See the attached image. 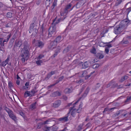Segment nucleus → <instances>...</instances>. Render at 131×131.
<instances>
[{
  "label": "nucleus",
  "mask_w": 131,
  "mask_h": 131,
  "mask_svg": "<svg viewBox=\"0 0 131 131\" xmlns=\"http://www.w3.org/2000/svg\"><path fill=\"white\" fill-rule=\"evenodd\" d=\"M36 102L31 104L29 106V108L31 110H33L36 108Z\"/></svg>",
  "instance_id": "nucleus-19"
},
{
  "label": "nucleus",
  "mask_w": 131,
  "mask_h": 131,
  "mask_svg": "<svg viewBox=\"0 0 131 131\" xmlns=\"http://www.w3.org/2000/svg\"><path fill=\"white\" fill-rule=\"evenodd\" d=\"M8 86L9 87L11 88L13 86L11 82H9L8 83Z\"/></svg>",
  "instance_id": "nucleus-56"
},
{
  "label": "nucleus",
  "mask_w": 131,
  "mask_h": 131,
  "mask_svg": "<svg viewBox=\"0 0 131 131\" xmlns=\"http://www.w3.org/2000/svg\"><path fill=\"white\" fill-rule=\"evenodd\" d=\"M105 43L107 44L106 45V46L108 47H107L108 48L112 47V45L111 44H109V43Z\"/></svg>",
  "instance_id": "nucleus-53"
},
{
  "label": "nucleus",
  "mask_w": 131,
  "mask_h": 131,
  "mask_svg": "<svg viewBox=\"0 0 131 131\" xmlns=\"http://www.w3.org/2000/svg\"><path fill=\"white\" fill-rule=\"evenodd\" d=\"M71 6V5L70 4H69V5L66 6V11L69 9Z\"/></svg>",
  "instance_id": "nucleus-44"
},
{
  "label": "nucleus",
  "mask_w": 131,
  "mask_h": 131,
  "mask_svg": "<svg viewBox=\"0 0 131 131\" xmlns=\"http://www.w3.org/2000/svg\"><path fill=\"white\" fill-rule=\"evenodd\" d=\"M64 78V77L63 76H62L61 77L59 78L58 79L60 81H62Z\"/></svg>",
  "instance_id": "nucleus-57"
},
{
  "label": "nucleus",
  "mask_w": 131,
  "mask_h": 131,
  "mask_svg": "<svg viewBox=\"0 0 131 131\" xmlns=\"http://www.w3.org/2000/svg\"><path fill=\"white\" fill-rule=\"evenodd\" d=\"M11 23H7L6 24L5 26L6 28L10 27H11Z\"/></svg>",
  "instance_id": "nucleus-38"
},
{
  "label": "nucleus",
  "mask_w": 131,
  "mask_h": 131,
  "mask_svg": "<svg viewBox=\"0 0 131 131\" xmlns=\"http://www.w3.org/2000/svg\"><path fill=\"white\" fill-rule=\"evenodd\" d=\"M83 124H81L79 125L78 127V128L80 130L82 129V128L83 127Z\"/></svg>",
  "instance_id": "nucleus-51"
},
{
  "label": "nucleus",
  "mask_w": 131,
  "mask_h": 131,
  "mask_svg": "<svg viewBox=\"0 0 131 131\" xmlns=\"http://www.w3.org/2000/svg\"><path fill=\"white\" fill-rule=\"evenodd\" d=\"M36 45L40 48H42L44 45V43L39 40H37L36 42Z\"/></svg>",
  "instance_id": "nucleus-7"
},
{
  "label": "nucleus",
  "mask_w": 131,
  "mask_h": 131,
  "mask_svg": "<svg viewBox=\"0 0 131 131\" xmlns=\"http://www.w3.org/2000/svg\"><path fill=\"white\" fill-rule=\"evenodd\" d=\"M109 49L108 48V47H105V52L107 54H108L109 53Z\"/></svg>",
  "instance_id": "nucleus-45"
},
{
  "label": "nucleus",
  "mask_w": 131,
  "mask_h": 131,
  "mask_svg": "<svg viewBox=\"0 0 131 131\" xmlns=\"http://www.w3.org/2000/svg\"><path fill=\"white\" fill-rule=\"evenodd\" d=\"M89 91V87H88L86 89V90L85 91V93H86V95L88 93V92Z\"/></svg>",
  "instance_id": "nucleus-54"
},
{
  "label": "nucleus",
  "mask_w": 131,
  "mask_h": 131,
  "mask_svg": "<svg viewBox=\"0 0 131 131\" xmlns=\"http://www.w3.org/2000/svg\"><path fill=\"white\" fill-rule=\"evenodd\" d=\"M131 11V7L128 8L126 10H124L123 12H124V14L126 15L128 17L129 13Z\"/></svg>",
  "instance_id": "nucleus-13"
},
{
  "label": "nucleus",
  "mask_w": 131,
  "mask_h": 131,
  "mask_svg": "<svg viewBox=\"0 0 131 131\" xmlns=\"http://www.w3.org/2000/svg\"><path fill=\"white\" fill-rule=\"evenodd\" d=\"M36 63L38 65L40 66L41 64L42 63V61L38 60L36 61Z\"/></svg>",
  "instance_id": "nucleus-31"
},
{
  "label": "nucleus",
  "mask_w": 131,
  "mask_h": 131,
  "mask_svg": "<svg viewBox=\"0 0 131 131\" xmlns=\"http://www.w3.org/2000/svg\"><path fill=\"white\" fill-rule=\"evenodd\" d=\"M19 114L23 117H24L25 116L24 113L22 111H19Z\"/></svg>",
  "instance_id": "nucleus-48"
},
{
  "label": "nucleus",
  "mask_w": 131,
  "mask_h": 131,
  "mask_svg": "<svg viewBox=\"0 0 131 131\" xmlns=\"http://www.w3.org/2000/svg\"><path fill=\"white\" fill-rule=\"evenodd\" d=\"M57 0H54L53 2L52 6L49 9V13H51L53 12L54 11V7L57 5Z\"/></svg>",
  "instance_id": "nucleus-8"
},
{
  "label": "nucleus",
  "mask_w": 131,
  "mask_h": 131,
  "mask_svg": "<svg viewBox=\"0 0 131 131\" xmlns=\"http://www.w3.org/2000/svg\"><path fill=\"white\" fill-rule=\"evenodd\" d=\"M28 88V87H27L26 86H23V90H27Z\"/></svg>",
  "instance_id": "nucleus-55"
},
{
  "label": "nucleus",
  "mask_w": 131,
  "mask_h": 131,
  "mask_svg": "<svg viewBox=\"0 0 131 131\" xmlns=\"http://www.w3.org/2000/svg\"><path fill=\"white\" fill-rule=\"evenodd\" d=\"M56 18L53 20V24H54H54H57L58 23H59V22L61 21H63L64 19H65V17H64V18H63L61 17L59 19H58L55 22L56 19Z\"/></svg>",
  "instance_id": "nucleus-14"
},
{
  "label": "nucleus",
  "mask_w": 131,
  "mask_h": 131,
  "mask_svg": "<svg viewBox=\"0 0 131 131\" xmlns=\"http://www.w3.org/2000/svg\"><path fill=\"white\" fill-rule=\"evenodd\" d=\"M59 81H59V80L58 79V80H57V81H56V83H55L54 84H52V85H50V86H49L48 87H49L50 88V87H52V86H54V85H55L56 84H58V83L59 82Z\"/></svg>",
  "instance_id": "nucleus-39"
},
{
  "label": "nucleus",
  "mask_w": 131,
  "mask_h": 131,
  "mask_svg": "<svg viewBox=\"0 0 131 131\" xmlns=\"http://www.w3.org/2000/svg\"><path fill=\"white\" fill-rule=\"evenodd\" d=\"M7 63L4 61H3L0 64V66L4 67L6 66Z\"/></svg>",
  "instance_id": "nucleus-36"
},
{
  "label": "nucleus",
  "mask_w": 131,
  "mask_h": 131,
  "mask_svg": "<svg viewBox=\"0 0 131 131\" xmlns=\"http://www.w3.org/2000/svg\"><path fill=\"white\" fill-rule=\"evenodd\" d=\"M51 119H49L48 120L44 121L43 122H41V124L42 125H45L48 124V122H51Z\"/></svg>",
  "instance_id": "nucleus-24"
},
{
  "label": "nucleus",
  "mask_w": 131,
  "mask_h": 131,
  "mask_svg": "<svg viewBox=\"0 0 131 131\" xmlns=\"http://www.w3.org/2000/svg\"><path fill=\"white\" fill-rule=\"evenodd\" d=\"M12 43L10 44L8 46V48H10L12 47Z\"/></svg>",
  "instance_id": "nucleus-64"
},
{
  "label": "nucleus",
  "mask_w": 131,
  "mask_h": 131,
  "mask_svg": "<svg viewBox=\"0 0 131 131\" xmlns=\"http://www.w3.org/2000/svg\"><path fill=\"white\" fill-rule=\"evenodd\" d=\"M60 52V49H58L55 52L54 54L53 55V57L54 58L56 56L58 53Z\"/></svg>",
  "instance_id": "nucleus-34"
},
{
  "label": "nucleus",
  "mask_w": 131,
  "mask_h": 131,
  "mask_svg": "<svg viewBox=\"0 0 131 131\" xmlns=\"http://www.w3.org/2000/svg\"><path fill=\"white\" fill-rule=\"evenodd\" d=\"M29 82H27L25 84V86H27L28 87V86L29 85Z\"/></svg>",
  "instance_id": "nucleus-60"
},
{
  "label": "nucleus",
  "mask_w": 131,
  "mask_h": 131,
  "mask_svg": "<svg viewBox=\"0 0 131 131\" xmlns=\"http://www.w3.org/2000/svg\"><path fill=\"white\" fill-rule=\"evenodd\" d=\"M128 78V76L127 75H125L124 77L121 78V79L120 80V81L121 82H123V81L127 79Z\"/></svg>",
  "instance_id": "nucleus-26"
},
{
  "label": "nucleus",
  "mask_w": 131,
  "mask_h": 131,
  "mask_svg": "<svg viewBox=\"0 0 131 131\" xmlns=\"http://www.w3.org/2000/svg\"><path fill=\"white\" fill-rule=\"evenodd\" d=\"M55 71H51L50 73H49L50 74H51V75H52L54 74L55 73Z\"/></svg>",
  "instance_id": "nucleus-59"
},
{
  "label": "nucleus",
  "mask_w": 131,
  "mask_h": 131,
  "mask_svg": "<svg viewBox=\"0 0 131 131\" xmlns=\"http://www.w3.org/2000/svg\"><path fill=\"white\" fill-rule=\"evenodd\" d=\"M37 26L36 25H34V23L31 24L30 26V28L29 29V32L30 33H32V34L34 33L36 34L38 31L37 28Z\"/></svg>",
  "instance_id": "nucleus-4"
},
{
  "label": "nucleus",
  "mask_w": 131,
  "mask_h": 131,
  "mask_svg": "<svg viewBox=\"0 0 131 131\" xmlns=\"http://www.w3.org/2000/svg\"><path fill=\"white\" fill-rule=\"evenodd\" d=\"M5 48L4 47L0 46V51H4L5 50Z\"/></svg>",
  "instance_id": "nucleus-52"
},
{
  "label": "nucleus",
  "mask_w": 131,
  "mask_h": 131,
  "mask_svg": "<svg viewBox=\"0 0 131 131\" xmlns=\"http://www.w3.org/2000/svg\"><path fill=\"white\" fill-rule=\"evenodd\" d=\"M100 66V65L99 64H95L93 66V68L95 69L98 68Z\"/></svg>",
  "instance_id": "nucleus-37"
},
{
  "label": "nucleus",
  "mask_w": 131,
  "mask_h": 131,
  "mask_svg": "<svg viewBox=\"0 0 131 131\" xmlns=\"http://www.w3.org/2000/svg\"><path fill=\"white\" fill-rule=\"evenodd\" d=\"M130 100H131V96L127 97V99L125 101V102H129Z\"/></svg>",
  "instance_id": "nucleus-43"
},
{
  "label": "nucleus",
  "mask_w": 131,
  "mask_h": 131,
  "mask_svg": "<svg viewBox=\"0 0 131 131\" xmlns=\"http://www.w3.org/2000/svg\"><path fill=\"white\" fill-rule=\"evenodd\" d=\"M51 74L49 73L47 75V77L45 78V79L46 80H48L51 76Z\"/></svg>",
  "instance_id": "nucleus-40"
},
{
  "label": "nucleus",
  "mask_w": 131,
  "mask_h": 131,
  "mask_svg": "<svg viewBox=\"0 0 131 131\" xmlns=\"http://www.w3.org/2000/svg\"><path fill=\"white\" fill-rule=\"evenodd\" d=\"M9 116L14 121H16L17 120V117L14 114L13 112L11 111L8 114Z\"/></svg>",
  "instance_id": "nucleus-9"
},
{
  "label": "nucleus",
  "mask_w": 131,
  "mask_h": 131,
  "mask_svg": "<svg viewBox=\"0 0 131 131\" xmlns=\"http://www.w3.org/2000/svg\"><path fill=\"white\" fill-rule=\"evenodd\" d=\"M41 123H40L37 126V128L38 129H40L41 128Z\"/></svg>",
  "instance_id": "nucleus-50"
},
{
  "label": "nucleus",
  "mask_w": 131,
  "mask_h": 131,
  "mask_svg": "<svg viewBox=\"0 0 131 131\" xmlns=\"http://www.w3.org/2000/svg\"><path fill=\"white\" fill-rule=\"evenodd\" d=\"M58 120L62 122H63L66 121V117L64 116L63 117L61 118L58 119Z\"/></svg>",
  "instance_id": "nucleus-32"
},
{
  "label": "nucleus",
  "mask_w": 131,
  "mask_h": 131,
  "mask_svg": "<svg viewBox=\"0 0 131 131\" xmlns=\"http://www.w3.org/2000/svg\"><path fill=\"white\" fill-rule=\"evenodd\" d=\"M130 22V20L128 19L127 18L121 21L120 24H121L123 25V28L125 26H127V25L129 24Z\"/></svg>",
  "instance_id": "nucleus-6"
},
{
  "label": "nucleus",
  "mask_w": 131,
  "mask_h": 131,
  "mask_svg": "<svg viewBox=\"0 0 131 131\" xmlns=\"http://www.w3.org/2000/svg\"><path fill=\"white\" fill-rule=\"evenodd\" d=\"M44 127L46 129H44L43 130L44 131H49L51 127H48L47 126H45Z\"/></svg>",
  "instance_id": "nucleus-33"
},
{
  "label": "nucleus",
  "mask_w": 131,
  "mask_h": 131,
  "mask_svg": "<svg viewBox=\"0 0 131 131\" xmlns=\"http://www.w3.org/2000/svg\"><path fill=\"white\" fill-rule=\"evenodd\" d=\"M60 15L62 17V18H64V17H65V18H66V8H64L61 11Z\"/></svg>",
  "instance_id": "nucleus-16"
},
{
  "label": "nucleus",
  "mask_w": 131,
  "mask_h": 131,
  "mask_svg": "<svg viewBox=\"0 0 131 131\" xmlns=\"http://www.w3.org/2000/svg\"><path fill=\"white\" fill-rule=\"evenodd\" d=\"M88 72L84 70L82 72V74L81 75V77H85V79H88L89 77H90L91 75H87Z\"/></svg>",
  "instance_id": "nucleus-12"
},
{
  "label": "nucleus",
  "mask_w": 131,
  "mask_h": 131,
  "mask_svg": "<svg viewBox=\"0 0 131 131\" xmlns=\"http://www.w3.org/2000/svg\"><path fill=\"white\" fill-rule=\"evenodd\" d=\"M36 92L35 90L34 89L32 90L31 91H30V93L31 95V96H32L34 95V94Z\"/></svg>",
  "instance_id": "nucleus-35"
},
{
  "label": "nucleus",
  "mask_w": 131,
  "mask_h": 131,
  "mask_svg": "<svg viewBox=\"0 0 131 131\" xmlns=\"http://www.w3.org/2000/svg\"><path fill=\"white\" fill-rule=\"evenodd\" d=\"M8 58H7V59L4 61L7 63V64L8 62Z\"/></svg>",
  "instance_id": "nucleus-62"
},
{
  "label": "nucleus",
  "mask_w": 131,
  "mask_h": 131,
  "mask_svg": "<svg viewBox=\"0 0 131 131\" xmlns=\"http://www.w3.org/2000/svg\"><path fill=\"white\" fill-rule=\"evenodd\" d=\"M82 67L84 68H86L89 67V65L88 64L87 62H85L84 63L82 64Z\"/></svg>",
  "instance_id": "nucleus-25"
},
{
  "label": "nucleus",
  "mask_w": 131,
  "mask_h": 131,
  "mask_svg": "<svg viewBox=\"0 0 131 131\" xmlns=\"http://www.w3.org/2000/svg\"><path fill=\"white\" fill-rule=\"evenodd\" d=\"M121 43L122 44H127L129 43V41L128 40H125L124 38L121 41Z\"/></svg>",
  "instance_id": "nucleus-27"
},
{
  "label": "nucleus",
  "mask_w": 131,
  "mask_h": 131,
  "mask_svg": "<svg viewBox=\"0 0 131 131\" xmlns=\"http://www.w3.org/2000/svg\"><path fill=\"white\" fill-rule=\"evenodd\" d=\"M4 38H0V45L1 46H2V45L3 42V40Z\"/></svg>",
  "instance_id": "nucleus-49"
},
{
  "label": "nucleus",
  "mask_w": 131,
  "mask_h": 131,
  "mask_svg": "<svg viewBox=\"0 0 131 131\" xmlns=\"http://www.w3.org/2000/svg\"><path fill=\"white\" fill-rule=\"evenodd\" d=\"M124 29L122 24H120L114 28V32L116 34H119L123 31Z\"/></svg>",
  "instance_id": "nucleus-3"
},
{
  "label": "nucleus",
  "mask_w": 131,
  "mask_h": 131,
  "mask_svg": "<svg viewBox=\"0 0 131 131\" xmlns=\"http://www.w3.org/2000/svg\"><path fill=\"white\" fill-rule=\"evenodd\" d=\"M41 29L43 35V33L44 32V30L43 26H42L41 28Z\"/></svg>",
  "instance_id": "nucleus-58"
},
{
  "label": "nucleus",
  "mask_w": 131,
  "mask_h": 131,
  "mask_svg": "<svg viewBox=\"0 0 131 131\" xmlns=\"http://www.w3.org/2000/svg\"><path fill=\"white\" fill-rule=\"evenodd\" d=\"M23 48L21 52L23 51V52L21 54V56L22 61L23 62H24L26 60H27L29 58L31 47L30 43L26 41H25L23 43Z\"/></svg>",
  "instance_id": "nucleus-2"
},
{
  "label": "nucleus",
  "mask_w": 131,
  "mask_h": 131,
  "mask_svg": "<svg viewBox=\"0 0 131 131\" xmlns=\"http://www.w3.org/2000/svg\"><path fill=\"white\" fill-rule=\"evenodd\" d=\"M16 83L18 85H19L20 84V82L19 80H17L16 81Z\"/></svg>",
  "instance_id": "nucleus-63"
},
{
  "label": "nucleus",
  "mask_w": 131,
  "mask_h": 131,
  "mask_svg": "<svg viewBox=\"0 0 131 131\" xmlns=\"http://www.w3.org/2000/svg\"><path fill=\"white\" fill-rule=\"evenodd\" d=\"M15 43L16 46L19 47H20L23 44L22 41L21 40L16 41Z\"/></svg>",
  "instance_id": "nucleus-17"
},
{
  "label": "nucleus",
  "mask_w": 131,
  "mask_h": 131,
  "mask_svg": "<svg viewBox=\"0 0 131 131\" xmlns=\"http://www.w3.org/2000/svg\"><path fill=\"white\" fill-rule=\"evenodd\" d=\"M81 99L80 98L78 99L73 103V106L70 107L69 109V112L66 116V122L69 120H71L72 119L73 117H75L76 113H79L81 112L82 110L83 103L81 102L77 109H75V105Z\"/></svg>",
  "instance_id": "nucleus-1"
},
{
  "label": "nucleus",
  "mask_w": 131,
  "mask_h": 131,
  "mask_svg": "<svg viewBox=\"0 0 131 131\" xmlns=\"http://www.w3.org/2000/svg\"><path fill=\"white\" fill-rule=\"evenodd\" d=\"M56 32V27L55 25L53 26H51L49 29L48 38L52 36V35H54Z\"/></svg>",
  "instance_id": "nucleus-5"
},
{
  "label": "nucleus",
  "mask_w": 131,
  "mask_h": 131,
  "mask_svg": "<svg viewBox=\"0 0 131 131\" xmlns=\"http://www.w3.org/2000/svg\"><path fill=\"white\" fill-rule=\"evenodd\" d=\"M44 57V55L43 54H40L39 55V56L37 58V59L38 60H39L42 58V57Z\"/></svg>",
  "instance_id": "nucleus-47"
},
{
  "label": "nucleus",
  "mask_w": 131,
  "mask_h": 131,
  "mask_svg": "<svg viewBox=\"0 0 131 131\" xmlns=\"http://www.w3.org/2000/svg\"><path fill=\"white\" fill-rule=\"evenodd\" d=\"M61 40V36H59L57 37L54 40L57 43L60 42Z\"/></svg>",
  "instance_id": "nucleus-23"
},
{
  "label": "nucleus",
  "mask_w": 131,
  "mask_h": 131,
  "mask_svg": "<svg viewBox=\"0 0 131 131\" xmlns=\"http://www.w3.org/2000/svg\"><path fill=\"white\" fill-rule=\"evenodd\" d=\"M4 109L8 114L12 111L7 107H5Z\"/></svg>",
  "instance_id": "nucleus-41"
},
{
  "label": "nucleus",
  "mask_w": 131,
  "mask_h": 131,
  "mask_svg": "<svg viewBox=\"0 0 131 131\" xmlns=\"http://www.w3.org/2000/svg\"><path fill=\"white\" fill-rule=\"evenodd\" d=\"M11 36V35L10 34L7 36L6 39H4V40H3V42L2 45V46L4 47L5 42H7L8 41Z\"/></svg>",
  "instance_id": "nucleus-15"
},
{
  "label": "nucleus",
  "mask_w": 131,
  "mask_h": 131,
  "mask_svg": "<svg viewBox=\"0 0 131 131\" xmlns=\"http://www.w3.org/2000/svg\"><path fill=\"white\" fill-rule=\"evenodd\" d=\"M37 20V18L36 17H34L33 19L32 20V22H33L32 23H34V25H35V24L36 23V21Z\"/></svg>",
  "instance_id": "nucleus-42"
},
{
  "label": "nucleus",
  "mask_w": 131,
  "mask_h": 131,
  "mask_svg": "<svg viewBox=\"0 0 131 131\" xmlns=\"http://www.w3.org/2000/svg\"><path fill=\"white\" fill-rule=\"evenodd\" d=\"M124 0H116V1L115 3V5L117 6L120 4L122 1Z\"/></svg>",
  "instance_id": "nucleus-29"
},
{
  "label": "nucleus",
  "mask_w": 131,
  "mask_h": 131,
  "mask_svg": "<svg viewBox=\"0 0 131 131\" xmlns=\"http://www.w3.org/2000/svg\"><path fill=\"white\" fill-rule=\"evenodd\" d=\"M24 97H27L28 96L31 97V95L30 93V91H26L24 93Z\"/></svg>",
  "instance_id": "nucleus-21"
},
{
  "label": "nucleus",
  "mask_w": 131,
  "mask_h": 131,
  "mask_svg": "<svg viewBox=\"0 0 131 131\" xmlns=\"http://www.w3.org/2000/svg\"><path fill=\"white\" fill-rule=\"evenodd\" d=\"M6 16L8 18H12L13 17V14L10 12H8L6 14Z\"/></svg>",
  "instance_id": "nucleus-20"
},
{
  "label": "nucleus",
  "mask_w": 131,
  "mask_h": 131,
  "mask_svg": "<svg viewBox=\"0 0 131 131\" xmlns=\"http://www.w3.org/2000/svg\"><path fill=\"white\" fill-rule=\"evenodd\" d=\"M61 104V101L60 100H57L55 101L52 104V107L57 108Z\"/></svg>",
  "instance_id": "nucleus-10"
},
{
  "label": "nucleus",
  "mask_w": 131,
  "mask_h": 131,
  "mask_svg": "<svg viewBox=\"0 0 131 131\" xmlns=\"http://www.w3.org/2000/svg\"><path fill=\"white\" fill-rule=\"evenodd\" d=\"M90 52L91 53L94 54H95L96 53V49L94 47H93L92 49H91Z\"/></svg>",
  "instance_id": "nucleus-30"
},
{
  "label": "nucleus",
  "mask_w": 131,
  "mask_h": 131,
  "mask_svg": "<svg viewBox=\"0 0 131 131\" xmlns=\"http://www.w3.org/2000/svg\"><path fill=\"white\" fill-rule=\"evenodd\" d=\"M58 127L56 126H54L52 127V130L53 131H56L58 129Z\"/></svg>",
  "instance_id": "nucleus-46"
},
{
  "label": "nucleus",
  "mask_w": 131,
  "mask_h": 131,
  "mask_svg": "<svg viewBox=\"0 0 131 131\" xmlns=\"http://www.w3.org/2000/svg\"><path fill=\"white\" fill-rule=\"evenodd\" d=\"M53 95L55 96H60L61 95V93L58 91L54 92L53 93Z\"/></svg>",
  "instance_id": "nucleus-28"
},
{
  "label": "nucleus",
  "mask_w": 131,
  "mask_h": 131,
  "mask_svg": "<svg viewBox=\"0 0 131 131\" xmlns=\"http://www.w3.org/2000/svg\"><path fill=\"white\" fill-rule=\"evenodd\" d=\"M57 43L53 40L50 43V45L48 46V48L52 50L56 47Z\"/></svg>",
  "instance_id": "nucleus-11"
},
{
  "label": "nucleus",
  "mask_w": 131,
  "mask_h": 131,
  "mask_svg": "<svg viewBox=\"0 0 131 131\" xmlns=\"http://www.w3.org/2000/svg\"><path fill=\"white\" fill-rule=\"evenodd\" d=\"M83 82V80H80L78 82V83H81Z\"/></svg>",
  "instance_id": "nucleus-61"
},
{
  "label": "nucleus",
  "mask_w": 131,
  "mask_h": 131,
  "mask_svg": "<svg viewBox=\"0 0 131 131\" xmlns=\"http://www.w3.org/2000/svg\"><path fill=\"white\" fill-rule=\"evenodd\" d=\"M73 88L70 87L69 88H66V93H70L73 91Z\"/></svg>",
  "instance_id": "nucleus-18"
},
{
  "label": "nucleus",
  "mask_w": 131,
  "mask_h": 131,
  "mask_svg": "<svg viewBox=\"0 0 131 131\" xmlns=\"http://www.w3.org/2000/svg\"><path fill=\"white\" fill-rule=\"evenodd\" d=\"M104 56L103 55L100 53H98L96 54V58L99 59H102L103 58Z\"/></svg>",
  "instance_id": "nucleus-22"
}]
</instances>
